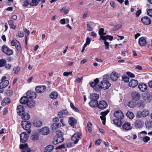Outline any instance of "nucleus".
Returning a JSON list of instances; mask_svg holds the SVG:
<instances>
[{
  "mask_svg": "<svg viewBox=\"0 0 152 152\" xmlns=\"http://www.w3.org/2000/svg\"><path fill=\"white\" fill-rule=\"evenodd\" d=\"M26 96L29 99L32 100L36 97V94L35 92L31 91H28L26 93Z\"/></svg>",
  "mask_w": 152,
  "mask_h": 152,
  "instance_id": "nucleus-8",
  "label": "nucleus"
},
{
  "mask_svg": "<svg viewBox=\"0 0 152 152\" xmlns=\"http://www.w3.org/2000/svg\"><path fill=\"white\" fill-rule=\"evenodd\" d=\"M77 123V120L73 117H70L69 119V123L71 126H74Z\"/></svg>",
  "mask_w": 152,
  "mask_h": 152,
  "instance_id": "nucleus-22",
  "label": "nucleus"
},
{
  "mask_svg": "<svg viewBox=\"0 0 152 152\" xmlns=\"http://www.w3.org/2000/svg\"><path fill=\"white\" fill-rule=\"evenodd\" d=\"M7 95L8 96H11L13 94V91L11 90H7L6 92Z\"/></svg>",
  "mask_w": 152,
  "mask_h": 152,
  "instance_id": "nucleus-49",
  "label": "nucleus"
},
{
  "mask_svg": "<svg viewBox=\"0 0 152 152\" xmlns=\"http://www.w3.org/2000/svg\"><path fill=\"white\" fill-rule=\"evenodd\" d=\"M40 0H32L31 3H30V5L32 6H36L38 4Z\"/></svg>",
  "mask_w": 152,
  "mask_h": 152,
  "instance_id": "nucleus-40",
  "label": "nucleus"
},
{
  "mask_svg": "<svg viewBox=\"0 0 152 152\" xmlns=\"http://www.w3.org/2000/svg\"><path fill=\"white\" fill-rule=\"evenodd\" d=\"M147 43L146 40L143 37H141L139 39V44L142 46H145Z\"/></svg>",
  "mask_w": 152,
  "mask_h": 152,
  "instance_id": "nucleus-20",
  "label": "nucleus"
},
{
  "mask_svg": "<svg viewBox=\"0 0 152 152\" xmlns=\"http://www.w3.org/2000/svg\"><path fill=\"white\" fill-rule=\"evenodd\" d=\"M142 113L143 117H146L149 114V111L148 109H145L143 110L142 111Z\"/></svg>",
  "mask_w": 152,
  "mask_h": 152,
  "instance_id": "nucleus-38",
  "label": "nucleus"
},
{
  "mask_svg": "<svg viewBox=\"0 0 152 152\" xmlns=\"http://www.w3.org/2000/svg\"><path fill=\"white\" fill-rule=\"evenodd\" d=\"M20 141L24 143L26 142L28 139L29 136L25 132H23L20 134Z\"/></svg>",
  "mask_w": 152,
  "mask_h": 152,
  "instance_id": "nucleus-6",
  "label": "nucleus"
},
{
  "mask_svg": "<svg viewBox=\"0 0 152 152\" xmlns=\"http://www.w3.org/2000/svg\"><path fill=\"white\" fill-rule=\"evenodd\" d=\"M24 33L21 31H18L16 34V36L19 37H24Z\"/></svg>",
  "mask_w": 152,
  "mask_h": 152,
  "instance_id": "nucleus-48",
  "label": "nucleus"
},
{
  "mask_svg": "<svg viewBox=\"0 0 152 152\" xmlns=\"http://www.w3.org/2000/svg\"><path fill=\"white\" fill-rule=\"evenodd\" d=\"M126 115L128 118L132 119L134 117V115L132 112L128 111L126 113Z\"/></svg>",
  "mask_w": 152,
  "mask_h": 152,
  "instance_id": "nucleus-35",
  "label": "nucleus"
},
{
  "mask_svg": "<svg viewBox=\"0 0 152 152\" xmlns=\"http://www.w3.org/2000/svg\"><path fill=\"white\" fill-rule=\"evenodd\" d=\"M110 77L111 79L113 81H115L117 80L118 78V74L116 73H112L110 75Z\"/></svg>",
  "mask_w": 152,
  "mask_h": 152,
  "instance_id": "nucleus-25",
  "label": "nucleus"
},
{
  "mask_svg": "<svg viewBox=\"0 0 152 152\" xmlns=\"http://www.w3.org/2000/svg\"><path fill=\"white\" fill-rule=\"evenodd\" d=\"M81 137L82 134L81 133L76 132L72 137L71 139L74 144H76L78 143L79 140L81 139Z\"/></svg>",
  "mask_w": 152,
  "mask_h": 152,
  "instance_id": "nucleus-5",
  "label": "nucleus"
},
{
  "mask_svg": "<svg viewBox=\"0 0 152 152\" xmlns=\"http://www.w3.org/2000/svg\"><path fill=\"white\" fill-rule=\"evenodd\" d=\"M87 30L88 31H91L93 30L91 26L89 23H87Z\"/></svg>",
  "mask_w": 152,
  "mask_h": 152,
  "instance_id": "nucleus-58",
  "label": "nucleus"
},
{
  "mask_svg": "<svg viewBox=\"0 0 152 152\" xmlns=\"http://www.w3.org/2000/svg\"><path fill=\"white\" fill-rule=\"evenodd\" d=\"M121 26L122 25L121 24H118L115 25L113 28V31L118 29L121 27Z\"/></svg>",
  "mask_w": 152,
  "mask_h": 152,
  "instance_id": "nucleus-46",
  "label": "nucleus"
},
{
  "mask_svg": "<svg viewBox=\"0 0 152 152\" xmlns=\"http://www.w3.org/2000/svg\"><path fill=\"white\" fill-rule=\"evenodd\" d=\"M54 148L52 145H50L47 146L45 150V152H51Z\"/></svg>",
  "mask_w": 152,
  "mask_h": 152,
  "instance_id": "nucleus-28",
  "label": "nucleus"
},
{
  "mask_svg": "<svg viewBox=\"0 0 152 152\" xmlns=\"http://www.w3.org/2000/svg\"><path fill=\"white\" fill-rule=\"evenodd\" d=\"M35 90L37 93H42L44 92L46 89V87L44 86H37L35 88Z\"/></svg>",
  "mask_w": 152,
  "mask_h": 152,
  "instance_id": "nucleus-12",
  "label": "nucleus"
},
{
  "mask_svg": "<svg viewBox=\"0 0 152 152\" xmlns=\"http://www.w3.org/2000/svg\"><path fill=\"white\" fill-rule=\"evenodd\" d=\"M147 13L149 16L152 17V9L148 10L147 12Z\"/></svg>",
  "mask_w": 152,
  "mask_h": 152,
  "instance_id": "nucleus-60",
  "label": "nucleus"
},
{
  "mask_svg": "<svg viewBox=\"0 0 152 152\" xmlns=\"http://www.w3.org/2000/svg\"><path fill=\"white\" fill-rule=\"evenodd\" d=\"M2 51L8 55H11L13 53V52L7 46L4 45L1 48Z\"/></svg>",
  "mask_w": 152,
  "mask_h": 152,
  "instance_id": "nucleus-7",
  "label": "nucleus"
},
{
  "mask_svg": "<svg viewBox=\"0 0 152 152\" xmlns=\"http://www.w3.org/2000/svg\"><path fill=\"white\" fill-rule=\"evenodd\" d=\"M122 127L124 129L128 130L132 129V126L130 124L129 122H126L122 125Z\"/></svg>",
  "mask_w": 152,
  "mask_h": 152,
  "instance_id": "nucleus-19",
  "label": "nucleus"
},
{
  "mask_svg": "<svg viewBox=\"0 0 152 152\" xmlns=\"http://www.w3.org/2000/svg\"><path fill=\"white\" fill-rule=\"evenodd\" d=\"M136 103L133 101H130L128 104V106L130 108H133L135 107Z\"/></svg>",
  "mask_w": 152,
  "mask_h": 152,
  "instance_id": "nucleus-39",
  "label": "nucleus"
},
{
  "mask_svg": "<svg viewBox=\"0 0 152 152\" xmlns=\"http://www.w3.org/2000/svg\"><path fill=\"white\" fill-rule=\"evenodd\" d=\"M10 99L9 97L5 98L2 100L1 105L2 106H5L10 104Z\"/></svg>",
  "mask_w": 152,
  "mask_h": 152,
  "instance_id": "nucleus-23",
  "label": "nucleus"
},
{
  "mask_svg": "<svg viewBox=\"0 0 152 152\" xmlns=\"http://www.w3.org/2000/svg\"><path fill=\"white\" fill-rule=\"evenodd\" d=\"M138 84L137 80H132L129 83V86L131 87H135Z\"/></svg>",
  "mask_w": 152,
  "mask_h": 152,
  "instance_id": "nucleus-21",
  "label": "nucleus"
},
{
  "mask_svg": "<svg viewBox=\"0 0 152 152\" xmlns=\"http://www.w3.org/2000/svg\"><path fill=\"white\" fill-rule=\"evenodd\" d=\"M138 87L142 92H144L147 90L148 86L145 83H141L139 84Z\"/></svg>",
  "mask_w": 152,
  "mask_h": 152,
  "instance_id": "nucleus-11",
  "label": "nucleus"
},
{
  "mask_svg": "<svg viewBox=\"0 0 152 152\" xmlns=\"http://www.w3.org/2000/svg\"><path fill=\"white\" fill-rule=\"evenodd\" d=\"M136 117L137 118H139L143 117L142 114V111H138L137 112Z\"/></svg>",
  "mask_w": 152,
  "mask_h": 152,
  "instance_id": "nucleus-51",
  "label": "nucleus"
},
{
  "mask_svg": "<svg viewBox=\"0 0 152 152\" xmlns=\"http://www.w3.org/2000/svg\"><path fill=\"white\" fill-rule=\"evenodd\" d=\"M30 117V115L27 113H24L21 115L22 118L24 120H28Z\"/></svg>",
  "mask_w": 152,
  "mask_h": 152,
  "instance_id": "nucleus-30",
  "label": "nucleus"
},
{
  "mask_svg": "<svg viewBox=\"0 0 152 152\" xmlns=\"http://www.w3.org/2000/svg\"><path fill=\"white\" fill-rule=\"evenodd\" d=\"M107 104L106 102L104 101H100L98 103V107L99 108L103 110L106 109L107 107Z\"/></svg>",
  "mask_w": 152,
  "mask_h": 152,
  "instance_id": "nucleus-10",
  "label": "nucleus"
},
{
  "mask_svg": "<svg viewBox=\"0 0 152 152\" xmlns=\"http://www.w3.org/2000/svg\"><path fill=\"white\" fill-rule=\"evenodd\" d=\"M90 106L93 107H98V103L97 100L95 99L91 100L89 103Z\"/></svg>",
  "mask_w": 152,
  "mask_h": 152,
  "instance_id": "nucleus-18",
  "label": "nucleus"
},
{
  "mask_svg": "<svg viewBox=\"0 0 152 152\" xmlns=\"http://www.w3.org/2000/svg\"><path fill=\"white\" fill-rule=\"evenodd\" d=\"M56 132V136L53 141V142L55 145L60 143L64 141L62 132L60 130H57Z\"/></svg>",
  "mask_w": 152,
  "mask_h": 152,
  "instance_id": "nucleus-1",
  "label": "nucleus"
},
{
  "mask_svg": "<svg viewBox=\"0 0 152 152\" xmlns=\"http://www.w3.org/2000/svg\"><path fill=\"white\" fill-rule=\"evenodd\" d=\"M28 147V145L27 143L21 144L19 146L20 149H22V152H31L30 149Z\"/></svg>",
  "mask_w": 152,
  "mask_h": 152,
  "instance_id": "nucleus-9",
  "label": "nucleus"
},
{
  "mask_svg": "<svg viewBox=\"0 0 152 152\" xmlns=\"http://www.w3.org/2000/svg\"><path fill=\"white\" fill-rule=\"evenodd\" d=\"M20 71V68L19 67H15L13 69V72L15 74H18Z\"/></svg>",
  "mask_w": 152,
  "mask_h": 152,
  "instance_id": "nucleus-52",
  "label": "nucleus"
},
{
  "mask_svg": "<svg viewBox=\"0 0 152 152\" xmlns=\"http://www.w3.org/2000/svg\"><path fill=\"white\" fill-rule=\"evenodd\" d=\"M5 67L6 69L8 70L11 68V65L10 64H7L5 66Z\"/></svg>",
  "mask_w": 152,
  "mask_h": 152,
  "instance_id": "nucleus-64",
  "label": "nucleus"
},
{
  "mask_svg": "<svg viewBox=\"0 0 152 152\" xmlns=\"http://www.w3.org/2000/svg\"><path fill=\"white\" fill-rule=\"evenodd\" d=\"M19 42L16 40H13L11 42V45L12 46H16Z\"/></svg>",
  "mask_w": 152,
  "mask_h": 152,
  "instance_id": "nucleus-47",
  "label": "nucleus"
},
{
  "mask_svg": "<svg viewBox=\"0 0 152 152\" xmlns=\"http://www.w3.org/2000/svg\"><path fill=\"white\" fill-rule=\"evenodd\" d=\"M21 125L23 129L26 131L28 134L31 133L30 128L31 126V123L29 121H22Z\"/></svg>",
  "mask_w": 152,
  "mask_h": 152,
  "instance_id": "nucleus-3",
  "label": "nucleus"
},
{
  "mask_svg": "<svg viewBox=\"0 0 152 152\" xmlns=\"http://www.w3.org/2000/svg\"><path fill=\"white\" fill-rule=\"evenodd\" d=\"M141 21L145 25H148L151 23V20L148 17L145 16L141 19Z\"/></svg>",
  "mask_w": 152,
  "mask_h": 152,
  "instance_id": "nucleus-15",
  "label": "nucleus"
},
{
  "mask_svg": "<svg viewBox=\"0 0 152 152\" xmlns=\"http://www.w3.org/2000/svg\"><path fill=\"white\" fill-rule=\"evenodd\" d=\"M104 39H105V41H106V40L107 39H109L110 40H112L113 38V36H110V35H107L106 36H104Z\"/></svg>",
  "mask_w": 152,
  "mask_h": 152,
  "instance_id": "nucleus-55",
  "label": "nucleus"
},
{
  "mask_svg": "<svg viewBox=\"0 0 152 152\" xmlns=\"http://www.w3.org/2000/svg\"><path fill=\"white\" fill-rule=\"evenodd\" d=\"M32 139L33 140L35 141L37 140L38 139V134L37 133H34L32 136Z\"/></svg>",
  "mask_w": 152,
  "mask_h": 152,
  "instance_id": "nucleus-45",
  "label": "nucleus"
},
{
  "mask_svg": "<svg viewBox=\"0 0 152 152\" xmlns=\"http://www.w3.org/2000/svg\"><path fill=\"white\" fill-rule=\"evenodd\" d=\"M14 22L12 20H10L8 21V23L10 26V28L13 29H15L16 28V26L13 24Z\"/></svg>",
  "mask_w": 152,
  "mask_h": 152,
  "instance_id": "nucleus-33",
  "label": "nucleus"
},
{
  "mask_svg": "<svg viewBox=\"0 0 152 152\" xmlns=\"http://www.w3.org/2000/svg\"><path fill=\"white\" fill-rule=\"evenodd\" d=\"M29 100V99L26 96H23L21 97L20 100V101L21 104H27Z\"/></svg>",
  "mask_w": 152,
  "mask_h": 152,
  "instance_id": "nucleus-24",
  "label": "nucleus"
},
{
  "mask_svg": "<svg viewBox=\"0 0 152 152\" xmlns=\"http://www.w3.org/2000/svg\"><path fill=\"white\" fill-rule=\"evenodd\" d=\"M33 124L35 127H39L42 125V122L40 121H36L34 122Z\"/></svg>",
  "mask_w": 152,
  "mask_h": 152,
  "instance_id": "nucleus-34",
  "label": "nucleus"
},
{
  "mask_svg": "<svg viewBox=\"0 0 152 152\" xmlns=\"http://www.w3.org/2000/svg\"><path fill=\"white\" fill-rule=\"evenodd\" d=\"M135 126L138 128H140L142 126L141 121L140 120H137L135 123Z\"/></svg>",
  "mask_w": 152,
  "mask_h": 152,
  "instance_id": "nucleus-42",
  "label": "nucleus"
},
{
  "mask_svg": "<svg viewBox=\"0 0 152 152\" xmlns=\"http://www.w3.org/2000/svg\"><path fill=\"white\" fill-rule=\"evenodd\" d=\"M150 140V138L147 136L144 137L142 138V140L145 142H147Z\"/></svg>",
  "mask_w": 152,
  "mask_h": 152,
  "instance_id": "nucleus-50",
  "label": "nucleus"
},
{
  "mask_svg": "<svg viewBox=\"0 0 152 152\" xmlns=\"http://www.w3.org/2000/svg\"><path fill=\"white\" fill-rule=\"evenodd\" d=\"M90 97L92 100L95 99L96 100L99 99V95L97 94L92 93L90 95Z\"/></svg>",
  "mask_w": 152,
  "mask_h": 152,
  "instance_id": "nucleus-32",
  "label": "nucleus"
},
{
  "mask_svg": "<svg viewBox=\"0 0 152 152\" xmlns=\"http://www.w3.org/2000/svg\"><path fill=\"white\" fill-rule=\"evenodd\" d=\"M28 0H26L24 1L23 3V7H26L28 6L29 4H30Z\"/></svg>",
  "mask_w": 152,
  "mask_h": 152,
  "instance_id": "nucleus-57",
  "label": "nucleus"
},
{
  "mask_svg": "<svg viewBox=\"0 0 152 152\" xmlns=\"http://www.w3.org/2000/svg\"><path fill=\"white\" fill-rule=\"evenodd\" d=\"M69 75H72V72H65L63 73V75L65 76H68Z\"/></svg>",
  "mask_w": 152,
  "mask_h": 152,
  "instance_id": "nucleus-59",
  "label": "nucleus"
},
{
  "mask_svg": "<svg viewBox=\"0 0 152 152\" xmlns=\"http://www.w3.org/2000/svg\"><path fill=\"white\" fill-rule=\"evenodd\" d=\"M70 107L74 111L76 112H78V110L76 107L74 106L72 103H70Z\"/></svg>",
  "mask_w": 152,
  "mask_h": 152,
  "instance_id": "nucleus-54",
  "label": "nucleus"
},
{
  "mask_svg": "<svg viewBox=\"0 0 152 152\" xmlns=\"http://www.w3.org/2000/svg\"><path fill=\"white\" fill-rule=\"evenodd\" d=\"M146 128L149 129L152 127V121L151 120L147 121L145 122Z\"/></svg>",
  "mask_w": 152,
  "mask_h": 152,
  "instance_id": "nucleus-36",
  "label": "nucleus"
},
{
  "mask_svg": "<svg viewBox=\"0 0 152 152\" xmlns=\"http://www.w3.org/2000/svg\"><path fill=\"white\" fill-rule=\"evenodd\" d=\"M137 105L139 107H143L145 105V103L143 101L140 100L137 102Z\"/></svg>",
  "mask_w": 152,
  "mask_h": 152,
  "instance_id": "nucleus-41",
  "label": "nucleus"
},
{
  "mask_svg": "<svg viewBox=\"0 0 152 152\" xmlns=\"http://www.w3.org/2000/svg\"><path fill=\"white\" fill-rule=\"evenodd\" d=\"M15 47L18 53H21L22 52V48L20 43H18V45Z\"/></svg>",
  "mask_w": 152,
  "mask_h": 152,
  "instance_id": "nucleus-44",
  "label": "nucleus"
},
{
  "mask_svg": "<svg viewBox=\"0 0 152 152\" xmlns=\"http://www.w3.org/2000/svg\"><path fill=\"white\" fill-rule=\"evenodd\" d=\"M17 109L18 110L17 113L19 115H22L24 114L25 113V108L23 106L19 105L17 106Z\"/></svg>",
  "mask_w": 152,
  "mask_h": 152,
  "instance_id": "nucleus-14",
  "label": "nucleus"
},
{
  "mask_svg": "<svg viewBox=\"0 0 152 152\" xmlns=\"http://www.w3.org/2000/svg\"><path fill=\"white\" fill-rule=\"evenodd\" d=\"M40 132L42 134L47 135L50 132L49 129L48 127H45L41 129Z\"/></svg>",
  "mask_w": 152,
  "mask_h": 152,
  "instance_id": "nucleus-17",
  "label": "nucleus"
},
{
  "mask_svg": "<svg viewBox=\"0 0 152 152\" xmlns=\"http://www.w3.org/2000/svg\"><path fill=\"white\" fill-rule=\"evenodd\" d=\"M102 140L100 139H98L95 142V144L96 145H99L101 143Z\"/></svg>",
  "mask_w": 152,
  "mask_h": 152,
  "instance_id": "nucleus-61",
  "label": "nucleus"
},
{
  "mask_svg": "<svg viewBox=\"0 0 152 152\" xmlns=\"http://www.w3.org/2000/svg\"><path fill=\"white\" fill-rule=\"evenodd\" d=\"M134 67L136 69L138 70H141L142 69V67L139 65H137L134 66Z\"/></svg>",
  "mask_w": 152,
  "mask_h": 152,
  "instance_id": "nucleus-63",
  "label": "nucleus"
},
{
  "mask_svg": "<svg viewBox=\"0 0 152 152\" xmlns=\"http://www.w3.org/2000/svg\"><path fill=\"white\" fill-rule=\"evenodd\" d=\"M109 112V110H107L104 112H101L100 114L101 115L105 117Z\"/></svg>",
  "mask_w": 152,
  "mask_h": 152,
  "instance_id": "nucleus-53",
  "label": "nucleus"
},
{
  "mask_svg": "<svg viewBox=\"0 0 152 152\" xmlns=\"http://www.w3.org/2000/svg\"><path fill=\"white\" fill-rule=\"evenodd\" d=\"M58 96V93L56 91L53 92L50 95V98L52 99H56Z\"/></svg>",
  "mask_w": 152,
  "mask_h": 152,
  "instance_id": "nucleus-37",
  "label": "nucleus"
},
{
  "mask_svg": "<svg viewBox=\"0 0 152 152\" xmlns=\"http://www.w3.org/2000/svg\"><path fill=\"white\" fill-rule=\"evenodd\" d=\"M122 80H123L124 81V82H128L129 81V77L124 76H122Z\"/></svg>",
  "mask_w": 152,
  "mask_h": 152,
  "instance_id": "nucleus-56",
  "label": "nucleus"
},
{
  "mask_svg": "<svg viewBox=\"0 0 152 152\" xmlns=\"http://www.w3.org/2000/svg\"><path fill=\"white\" fill-rule=\"evenodd\" d=\"M100 83L102 88L104 90L108 88L111 85L107 79L104 78H103L102 81L100 82Z\"/></svg>",
  "mask_w": 152,
  "mask_h": 152,
  "instance_id": "nucleus-4",
  "label": "nucleus"
},
{
  "mask_svg": "<svg viewBox=\"0 0 152 152\" xmlns=\"http://www.w3.org/2000/svg\"><path fill=\"white\" fill-rule=\"evenodd\" d=\"M113 121L115 124L117 125L118 126H121L122 124L121 121L119 119H115L113 120Z\"/></svg>",
  "mask_w": 152,
  "mask_h": 152,
  "instance_id": "nucleus-31",
  "label": "nucleus"
},
{
  "mask_svg": "<svg viewBox=\"0 0 152 152\" xmlns=\"http://www.w3.org/2000/svg\"><path fill=\"white\" fill-rule=\"evenodd\" d=\"M27 106L30 108H32L35 106V102L32 100L29 99L27 103Z\"/></svg>",
  "mask_w": 152,
  "mask_h": 152,
  "instance_id": "nucleus-26",
  "label": "nucleus"
},
{
  "mask_svg": "<svg viewBox=\"0 0 152 152\" xmlns=\"http://www.w3.org/2000/svg\"><path fill=\"white\" fill-rule=\"evenodd\" d=\"M99 82L98 78H96L94 80V81L90 83V84L91 87H92L94 89L96 92L100 91L101 89V85H98L97 84Z\"/></svg>",
  "mask_w": 152,
  "mask_h": 152,
  "instance_id": "nucleus-2",
  "label": "nucleus"
},
{
  "mask_svg": "<svg viewBox=\"0 0 152 152\" xmlns=\"http://www.w3.org/2000/svg\"><path fill=\"white\" fill-rule=\"evenodd\" d=\"M6 63V61L4 59L0 60V67H2L5 65Z\"/></svg>",
  "mask_w": 152,
  "mask_h": 152,
  "instance_id": "nucleus-43",
  "label": "nucleus"
},
{
  "mask_svg": "<svg viewBox=\"0 0 152 152\" xmlns=\"http://www.w3.org/2000/svg\"><path fill=\"white\" fill-rule=\"evenodd\" d=\"M61 123H54L51 126V128L53 130H55L58 127H61Z\"/></svg>",
  "mask_w": 152,
  "mask_h": 152,
  "instance_id": "nucleus-27",
  "label": "nucleus"
},
{
  "mask_svg": "<svg viewBox=\"0 0 152 152\" xmlns=\"http://www.w3.org/2000/svg\"><path fill=\"white\" fill-rule=\"evenodd\" d=\"M9 84V82L8 80L2 81L0 83V87L1 88H5Z\"/></svg>",
  "mask_w": 152,
  "mask_h": 152,
  "instance_id": "nucleus-29",
  "label": "nucleus"
},
{
  "mask_svg": "<svg viewBox=\"0 0 152 152\" xmlns=\"http://www.w3.org/2000/svg\"><path fill=\"white\" fill-rule=\"evenodd\" d=\"M131 95L132 99L136 101L138 100L141 97L140 94L136 91L132 92Z\"/></svg>",
  "mask_w": 152,
  "mask_h": 152,
  "instance_id": "nucleus-13",
  "label": "nucleus"
},
{
  "mask_svg": "<svg viewBox=\"0 0 152 152\" xmlns=\"http://www.w3.org/2000/svg\"><path fill=\"white\" fill-rule=\"evenodd\" d=\"M104 41V44L105 45V46L106 47V49H109V43L106 41Z\"/></svg>",
  "mask_w": 152,
  "mask_h": 152,
  "instance_id": "nucleus-62",
  "label": "nucleus"
},
{
  "mask_svg": "<svg viewBox=\"0 0 152 152\" xmlns=\"http://www.w3.org/2000/svg\"><path fill=\"white\" fill-rule=\"evenodd\" d=\"M114 115V116L119 119H121L124 118V115L122 112L120 110L115 111Z\"/></svg>",
  "mask_w": 152,
  "mask_h": 152,
  "instance_id": "nucleus-16",
  "label": "nucleus"
}]
</instances>
